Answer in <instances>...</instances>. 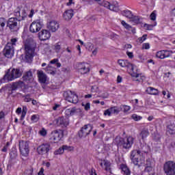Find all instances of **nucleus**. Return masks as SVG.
<instances>
[{
  "label": "nucleus",
  "mask_w": 175,
  "mask_h": 175,
  "mask_svg": "<svg viewBox=\"0 0 175 175\" xmlns=\"http://www.w3.org/2000/svg\"><path fill=\"white\" fill-rule=\"evenodd\" d=\"M18 87L15 84V83H12L10 89L8 90L9 95H13L14 91H16Z\"/></svg>",
  "instance_id": "f704fd0d"
},
{
  "label": "nucleus",
  "mask_w": 175,
  "mask_h": 175,
  "mask_svg": "<svg viewBox=\"0 0 175 175\" xmlns=\"http://www.w3.org/2000/svg\"><path fill=\"white\" fill-rule=\"evenodd\" d=\"M91 91L92 92H98V87L97 86H92Z\"/></svg>",
  "instance_id": "680f3d73"
},
{
  "label": "nucleus",
  "mask_w": 175,
  "mask_h": 175,
  "mask_svg": "<svg viewBox=\"0 0 175 175\" xmlns=\"http://www.w3.org/2000/svg\"><path fill=\"white\" fill-rule=\"evenodd\" d=\"M6 23H8V21L5 18H0V27L1 29L5 28V25H6Z\"/></svg>",
  "instance_id": "58836bf2"
},
{
  "label": "nucleus",
  "mask_w": 175,
  "mask_h": 175,
  "mask_svg": "<svg viewBox=\"0 0 175 175\" xmlns=\"http://www.w3.org/2000/svg\"><path fill=\"white\" fill-rule=\"evenodd\" d=\"M23 26V22H20L17 18H10L7 22V27L12 32H17Z\"/></svg>",
  "instance_id": "39448f33"
},
{
  "label": "nucleus",
  "mask_w": 175,
  "mask_h": 175,
  "mask_svg": "<svg viewBox=\"0 0 175 175\" xmlns=\"http://www.w3.org/2000/svg\"><path fill=\"white\" fill-rule=\"evenodd\" d=\"M132 118L133 120H134V121H140V120H142V118H143L142 116H138L137 114H133L132 115Z\"/></svg>",
  "instance_id": "a18cd8bd"
},
{
  "label": "nucleus",
  "mask_w": 175,
  "mask_h": 175,
  "mask_svg": "<svg viewBox=\"0 0 175 175\" xmlns=\"http://www.w3.org/2000/svg\"><path fill=\"white\" fill-rule=\"evenodd\" d=\"M44 169H43V167H41L40 170V172H38V175H44Z\"/></svg>",
  "instance_id": "e2e57ef3"
},
{
  "label": "nucleus",
  "mask_w": 175,
  "mask_h": 175,
  "mask_svg": "<svg viewBox=\"0 0 175 175\" xmlns=\"http://www.w3.org/2000/svg\"><path fill=\"white\" fill-rule=\"evenodd\" d=\"M103 163H104L105 170H107V172L110 170V166L111 164L109 163V161L107 160H103Z\"/></svg>",
  "instance_id": "ea45409f"
},
{
  "label": "nucleus",
  "mask_w": 175,
  "mask_h": 175,
  "mask_svg": "<svg viewBox=\"0 0 175 175\" xmlns=\"http://www.w3.org/2000/svg\"><path fill=\"white\" fill-rule=\"evenodd\" d=\"M64 146H62V147H60L59 149H57V150H55L54 152V154L55 155H61V154H64Z\"/></svg>",
  "instance_id": "79ce46f5"
},
{
  "label": "nucleus",
  "mask_w": 175,
  "mask_h": 175,
  "mask_svg": "<svg viewBox=\"0 0 175 175\" xmlns=\"http://www.w3.org/2000/svg\"><path fill=\"white\" fill-rule=\"evenodd\" d=\"M150 17L152 21H155V20H157V11H153L150 14Z\"/></svg>",
  "instance_id": "c03bdc74"
},
{
  "label": "nucleus",
  "mask_w": 175,
  "mask_h": 175,
  "mask_svg": "<svg viewBox=\"0 0 175 175\" xmlns=\"http://www.w3.org/2000/svg\"><path fill=\"white\" fill-rule=\"evenodd\" d=\"M46 27L51 32H57L59 28V23L56 21H51L47 23Z\"/></svg>",
  "instance_id": "6ab92c4d"
},
{
  "label": "nucleus",
  "mask_w": 175,
  "mask_h": 175,
  "mask_svg": "<svg viewBox=\"0 0 175 175\" xmlns=\"http://www.w3.org/2000/svg\"><path fill=\"white\" fill-rule=\"evenodd\" d=\"M73 10H68L65 11V12L63 14V17L64 20H66L67 21H69V20L72 19V17H73Z\"/></svg>",
  "instance_id": "a878e982"
},
{
  "label": "nucleus",
  "mask_w": 175,
  "mask_h": 175,
  "mask_svg": "<svg viewBox=\"0 0 175 175\" xmlns=\"http://www.w3.org/2000/svg\"><path fill=\"white\" fill-rule=\"evenodd\" d=\"M63 148L64 151H68V152L75 150V147L68 145H63Z\"/></svg>",
  "instance_id": "a19ab883"
},
{
  "label": "nucleus",
  "mask_w": 175,
  "mask_h": 175,
  "mask_svg": "<svg viewBox=\"0 0 175 175\" xmlns=\"http://www.w3.org/2000/svg\"><path fill=\"white\" fill-rule=\"evenodd\" d=\"M146 92L150 95H158V94L159 93L157 89H155L152 87L148 88L146 89Z\"/></svg>",
  "instance_id": "7c9ffc66"
},
{
  "label": "nucleus",
  "mask_w": 175,
  "mask_h": 175,
  "mask_svg": "<svg viewBox=\"0 0 175 175\" xmlns=\"http://www.w3.org/2000/svg\"><path fill=\"white\" fill-rule=\"evenodd\" d=\"M148 135H150V132L148 131V129H144L140 133L139 136L141 139H142V140H144V139H146V137H147Z\"/></svg>",
  "instance_id": "473e14b6"
},
{
  "label": "nucleus",
  "mask_w": 175,
  "mask_h": 175,
  "mask_svg": "<svg viewBox=\"0 0 175 175\" xmlns=\"http://www.w3.org/2000/svg\"><path fill=\"white\" fill-rule=\"evenodd\" d=\"M120 170H122V173L123 175H130L131 173H132L131 169H129V166L126 164H121Z\"/></svg>",
  "instance_id": "bb28decb"
},
{
  "label": "nucleus",
  "mask_w": 175,
  "mask_h": 175,
  "mask_svg": "<svg viewBox=\"0 0 175 175\" xmlns=\"http://www.w3.org/2000/svg\"><path fill=\"white\" fill-rule=\"evenodd\" d=\"M23 98H24V102H31V100H32V98H31V94L23 96Z\"/></svg>",
  "instance_id": "de8ad7c7"
},
{
  "label": "nucleus",
  "mask_w": 175,
  "mask_h": 175,
  "mask_svg": "<svg viewBox=\"0 0 175 175\" xmlns=\"http://www.w3.org/2000/svg\"><path fill=\"white\" fill-rule=\"evenodd\" d=\"M56 123L58 126H62V128H66L69 125V119L64 116H60L56 120Z\"/></svg>",
  "instance_id": "f3484780"
},
{
  "label": "nucleus",
  "mask_w": 175,
  "mask_h": 175,
  "mask_svg": "<svg viewBox=\"0 0 175 175\" xmlns=\"http://www.w3.org/2000/svg\"><path fill=\"white\" fill-rule=\"evenodd\" d=\"M171 54H173V51L163 50L157 53L156 57L160 59H165V58H169Z\"/></svg>",
  "instance_id": "aec40b11"
},
{
  "label": "nucleus",
  "mask_w": 175,
  "mask_h": 175,
  "mask_svg": "<svg viewBox=\"0 0 175 175\" xmlns=\"http://www.w3.org/2000/svg\"><path fill=\"white\" fill-rule=\"evenodd\" d=\"M19 150L23 157H28L29 154V142L23 140L20 141Z\"/></svg>",
  "instance_id": "1a4fd4ad"
},
{
  "label": "nucleus",
  "mask_w": 175,
  "mask_h": 175,
  "mask_svg": "<svg viewBox=\"0 0 175 175\" xmlns=\"http://www.w3.org/2000/svg\"><path fill=\"white\" fill-rule=\"evenodd\" d=\"M164 172L167 175H175V163L167 161L164 164Z\"/></svg>",
  "instance_id": "9b49d317"
},
{
  "label": "nucleus",
  "mask_w": 175,
  "mask_h": 175,
  "mask_svg": "<svg viewBox=\"0 0 175 175\" xmlns=\"http://www.w3.org/2000/svg\"><path fill=\"white\" fill-rule=\"evenodd\" d=\"M77 69L81 75H85L90 72V66L85 62L79 63L77 64Z\"/></svg>",
  "instance_id": "dca6fc26"
},
{
  "label": "nucleus",
  "mask_w": 175,
  "mask_h": 175,
  "mask_svg": "<svg viewBox=\"0 0 175 175\" xmlns=\"http://www.w3.org/2000/svg\"><path fill=\"white\" fill-rule=\"evenodd\" d=\"M23 80L26 83H31V81H33V75L32 74V71H31V70L24 73Z\"/></svg>",
  "instance_id": "5701e85b"
},
{
  "label": "nucleus",
  "mask_w": 175,
  "mask_h": 175,
  "mask_svg": "<svg viewBox=\"0 0 175 175\" xmlns=\"http://www.w3.org/2000/svg\"><path fill=\"white\" fill-rule=\"evenodd\" d=\"M50 150H51L50 144H42L37 148V152L40 155L47 154Z\"/></svg>",
  "instance_id": "2eb2a0df"
},
{
  "label": "nucleus",
  "mask_w": 175,
  "mask_h": 175,
  "mask_svg": "<svg viewBox=\"0 0 175 175\" xmlns=\"http://www.w3.org/2000/svg\"><path fill=\"white\" fill-rule=\"evenodd\" d=\"M146 39H147V34H144L142 37L139 38L137 39L139 43H143V42H144V40H146Z\"/></svg>",
  "instance_id": "8fccbe9b"
},
{
  "label": "nucleus",
  "mask_w": 175,
  "mask_h": 175,
  "mask_svg": "<svg viewBox=\"0 0 175 175\" xmlns=\"http://www.w3.org/2000/svg\"><path fill=\"white\" fill-rule=\"evenodd\" d=\"M167 132L170 133V135H174L175 133V124L174 123H170L167 126Z\"/></svg>",
  "instance_id": "c85d7f7f"
},
{
  "label": "nucleus",
  "mask_w": 175,
  "mask_h": 175,
  "mask_svg": "<svg viewBox=\"0 0 175 175\" xmlns=\"http://www.w3.org/2000/svg\"><path fill=\"white\" fill-rule=\"evenodd\" d=\"M37 74L39 81L42 83V84H44V83L47 81V75H46L42 70L38 71Z\"/></svg>",
  "instance_id": "393cba45"
},
{
  "label": "nucleus",
  "mask_w": 175,
  "mask_h": 175,
  "mask_svg": "<svg viewBox=\"0 0 175 175\" xmlns=\"http://www.w3.org/2000/svg\"><path fill=\"white\" fill-rule=\"evenodd\" d=\"M52 68L50 66H48L46 68L45 70L47 73H49L50 75H55V72L51 70Z\"/></svg>",
  "instance_id": "49530a36"
},
{
  "label": "nucleus",
  "mask_w": 175,
  "mask_h": 175,
  "mask_svg": "<svg viewBox=\"0 0 175 175\" xmlns=\"http://www.w3.org/2000/svg\"><path fill=\"white\" fill-rule=\"evenodd\" d=\"M26 114H27V111H25V108H23V111H22L21 116V121H23V120L25 118Z\"/></svg>",
  "instance_id": "603ef678"
},
{
  "label": "nucleus",
  "mask_w": 175,
  "mask_h": 175,
  "mask_svg": "<svg viewBox=\"0 0 175 175\" xmlns=\"http://www.w3.org/2000/svg\"><path fill=\"white\" fill-rule=\"evenodd\" d=\"M31 121L36 122V121H38V116L36 115H33L31 116Z\"/></svg>",
  "instance_id": "052dcab7"
},
{
  "label": "nucleus",
  "mask_w": 175,
  "mask_h": 175,
  "mask_svg": "<svg viewBox=\"0 0 175 175\" xmlns=\"http://www.w3.org/2000/svg\"><path fill=\"white\" fill-rule=\"evenodd\" d=\"M122 16L124 17H126V18H129L131 20V17H133V14H132V12L130 10H124L122 12Z\"/></svg>",
  "instance_id": "72a5a7b5"
},
{
  "label": "nucleus",
  "mask_w": 175,
  "mask_h": 175,
  "mask_svg": "<svg viewBox=\"0 0 175 175\" xmlns=\"http://www.w3.org/2000/svg\"><path fill=\"white\" fill-rule=\"evenodd\" d=\"M64 137L62 130H54L49 134V140L53 143H58Z\"/></svg>",
  "instance_id": "0eeeda50"
},
{
  "label": "nucleus",
  "mask_w": 175,
  "mask_h": 175,
  "mask_svg": "<svg viewBox=\"0 0 175 175\" xmlns=\"http://www.w3.org/2000/svg\"><path fill=\"white\" fill-rule=\"evenodd\" d=\"M82 106H83V107L86 111H88V110H90V109H91V104H90V103H87L85 105L82 103Z\"/></svg>",
  "instance_id": "09e8293b"
},
{
  "label": "nucleus",
  "mask_w": 175,
  "mask_h": 175,
  "mask_svg": "<svg viewBox=\"0 0 175 175\" xmlns=\"http://www.w3.org/2000/svg\"><path fill=\"white\" fill-rule=\"evenodd\" d=\"M154 167H146L144 171L147 172V173H150L154 170Z\"/></svg>",
  "instance_id": "864d4df0"
},
{
  "label": "nucleus",
  "mask_w": 175,
  "mask_h": 175,
  "mask_svg": "<svg viewBox=\"0 0 175 175\" xmlns=\"http://www.w3.org/2000/svg\"><path fill=\"white\" fill-rule=\"evenodd\" d=\"M131 76L133 78L134 81H138V83H142L144 80H146V77L142 76V74H139L137 72H135V70L131 71Z\"/></svg>",
  "instance_id": "4be33fe9"
},
{
  "label": "nucleus",
  "mask_w": 175,
  "mask_h": 175,
  "mask_svg": "<svg viewBox=\"0 0 175 175\" xmlns=\"http://www.w3.org/2000/svg\"><path fill=\"white\" fill-rule=\"evenodd\" d=\"M23 76V70L20 68H13L10 73L5 74L4 80L7 81H13L15 79H18Z\"/></svg>",
  "instance_id": "423d86ee"
},
{
  "label": "nucleus",
  "mask_w": 175,
  "mask_h": 175,
  "mask_svg": "<svg viewBox=\"0 0 175 175\" xmlns=\"http://www.w3.org/2000/svg\"><path fill=\"white\" fill-rule=\"evenodd\" d=\"M109 10L112 12H118L120 10V6L118 5V2L113 1L110 4Z\"/></svg>",
  "instance_id": "c756f323"
},
{
  "label": "nucleus",
  "mask_w": 175,
  "mask_h": 175,
  "mask_svg": "<svg viewBox=\"0 0 175 175\" xmlns=\"http://www.w3.org/2000/svg\"><path fill=\"white\" fill-rule=\"evenodd\" d=\"M121 24L122 25H123L125 29H127V31H131V33L133 34L136 33V29L132 27V26L126 23V22H125L124 21H121Z\"/></svg>",
  "instance_id": "cd10ccee"
},
{
  "label": "nucleus",
  "mask_w": 175,
  "mask_h": 175,
  "mask_svg": "<svg viewBox=\"0 0 175 175\" xmlns=\"http://www.w3.org/2000/svg\"><path fill=\"white\" fill-rule=\"evenodd\" d=\"M122 81V77L121 76L118 75L117 77V83H121Z\"/></svg>",
  "instance_id": "338daca9"
},
{
  "label": "nucleus",
  "mask_w": 175,
  "mask_h": 175,
  "mask_svg": "<svg viewBox=\"0 0 175 175\" xmlns=\"http://www.w3.org/2000/svg\"><path fill=\"white\" fill-rule=\"evenodd\" d=\"M39 133L41 136H46V135H47V131L46 129H42V130L39 131Z\"/></svg>",
  "instance_id": "3c124183"
},
{
  "label": "nucleus",
  "mask_w": 175,
  "mask_h": 175,
  "mask_svg": "<svg viewBox=\"0 0 175 175\" xmlns=\"http://www.w3.org/2000/svg\"><path fill=\"white\" fill-rule=\"evenodd\" d=\"M127 55L129 58H133V53L132 52H127Z\"/></svg>",
  "instance_id": "69168bd1"
},
{
  "label": "nucleus",
  "mask_w": 175,
  "mask_h": 175,
  "mask_svg": "<svg viewBox=\"0 0 175 175\" xmlns=\"http://www.w3.org/2000/svg\"><path fill=\"white\" fill-rule=\"evenodd\" d=\"M156 26H157V22H154V23L151 25H148V24L144 25V27L146 28L148 31H152V29L154 28V27H156Z\"/></svg>",
  "instance_id": "4c0bfd02"
},
{
  "label": "nucleus",
  "mask_w": 175,
  "mask_h": 175,
  "mask_svg": "<svg viewBox=\"0 0 175 175\" xmlns=\"http://www.w3.org/2000/svg\"><path fill=\"white\" fill-rule=\"evenodd\" d=\"M98 5H100L101 6H104V8H107V9L110 10L111 3L109 1H104L102 3H98Z\"/></svg>",
  "instance_id": "37998d69"
},
{
  "label": "nucleus",
  "mask_w": 175,
  "mask_h": 175,
  "mask_svg": "<svg viewBox=\"0 0 175 175\" xmlns=\"http://www.w3.org/2000/svg\"><path fill=\"white\" fill-rule=\"evenodd\" d=\"M92 131V126L91 124H85L81 127V131H79V137L81 139L83 137H87L91 131Z\"/></svg>",
  "instance_id": "f8f14e48"
},
{
  "label": "nucleus",
  "mask_w": 175,
  "mask_h": 175,
  "mask_svg": "<svg viewBox=\"0 0 175 175\" xmlns=\"http://www.w3.org/2000/svg\"><path fill=\"white\" fill-rule=\"evenodd\" d=\"M14 83H15L16 87H18H18H22L23 84H24V82L22 81H18L14 82Z\"/></svg>",
  "instance_id": "13d9d810"
},
{
  "label": "nucleus",
  "mask_w": 175,
  "mask_h": 175,
  "mask_svg": "<svg viewBox=\"0 0 175 175\" xmlns=\"http://www.w3.org/2000/svg\"><path fill=\"white\" fill-rule=\"evenodd\" d=\"M77 113H81V109H77L76 107L69 108L66 109L65 114L68 117L70 116H75Z\"/></svg>",
  "instance_id": "b1692460"
},
{
  "label": "nucleus",
  "mask_w": 175,
  "mask_h": 175,
  "mask_svg": "<svg viewBox=\"0 0 175 175\" xmlns=\"http://www.w3.org/2000/svg\"><path fill=\"white\" fill-rule=\"evenodd\" d=\"M104 116H108L109 117H110V116H111V111L110 108L108 109H106L104 111Z\"/></svg>",
  "instance_id": "5fc2aeb1"
},
{
  "label": "nucleus",
  "mask_w": 175,
  "mask_h": 175,
  "mask_svg": "<svg viewBox=\"0 0 175 175\" xmlns=\"http://www.w3.org/2000/svg\"><path fill=\"white\" fill-rule=\"evenodd\" d=\"M118 64L120 66H122V68H127L128 70L130 72L131 70H135V66H133V64L128 62V60L119 59L118 60Z\"/></svg>",
  "instance_id": "a211bd4d"
},
{
  "label": "nucleus",
  "mask_w": 175,
  "mask_h": 175,
  "mask_svg": "<svg viewBox=\"0 0 175 175\" xmlns=\"http://www.w3.org/2000/svg\"><path fill=\"white\" fill-rule=\"evenodd\" d=\"M145 165L146 167H155V162L150 159H148Z\"/></svg>",
  "instance_id": "e433bc0d"
},
{
  "label": "nucleus",
  "mask_w": 175,
  "mask_h": 175,
  "mask_svg": "<svg viewBox=\"0 0 175 175\" xmlns=\"http://www.w3.org/2000/svg\"><path fill=\"white\" fill-rule=\"evenodd\" d=\"M109 109L111 110V114H118L121 111V109L116 106L109 108Z\"/></svg>",
  "instance_id": "c9c22d12"
},
{
  "label": "nucleus",
  "mask_w": 175,
  "mask_h": 175,
  "mask_svg": "<svg viewBox=\"0 0 175 175\" xmlns=\"http://www.w3.org/2000/svg\"><path fill=\"white\" fill-rule=\"evenodd\" d=\"M116 142L118 148H123L124 150H129V148H131L132 146H133L135 138L132 136L126 137H117Z\"/></svg>",
  "instance_id": "f257e3e1"
},
{
  "label": "nucleus",
  "mask_w": 175,
  "mask_h": 175,
  "mask_svg": "<svg viewBox=\"0 0 175 175\" xmlns=\"http://www.w3.org/2000/svg\"><path fill=\"white\" fill-rule=\"evenodd\" d=\"M148 151H150V146L143 144H141L138 147V150H135L136 154L139 155V157H145L146 154L148 153Z\"/></svg>",
  "instance_id": "ddd939ff"
},
{
  "label": "nucleus",
  "mask_w": 175,
  "mask_h": 175,
  "mask_svg": "<svg viewBox=\"0 0 175 175\" xmlns=\"http://www.w3.org/2000/svg\"><path fill=\"white\" fill-rule=\"evenodd\" d=\"M91 175H97L96 174V172L95 171V170L92 169V170H91Z\"/></svg>",
  "instance_id": "774afa93"
},
{
  "label": "nucleus",
  "mask_w": 175,
  "mask_h": 175,
  "mask_svg": "<svg viewBox=\"0 0 175 175\" xmlns=\"http://www.w3.org/2000/svg\"><path fill=\"white\" fill-rule=\"evenodd\" d=\"M64 98L66 99V100H68V102H70L71 103H74L76 105L79 102V96H77L75 92L68 90L66 92H64L63 94Z\"/></svg>",
  "instance_id": "6e6552de"
},
{
  "label": "nucleus",
  "mask_w": 175,
  "mask_h": 175,
  "mask_svg": "<svg viewBox=\"0 0 175 175\" xmlns=\"http://www.w3.org/2000/svg\"><path fill=\"white\" fill-rule=\"evenodd\" d=\"M51 36V33L49 30L46 29H42L38 33V38L40 40H49L50 39V37Z\"/></svg>",
  "instance_id": "412c9836"
},
{
  "label": "nucleus",
  "mask_w": 175,
  "mask_h": 175,
  "mask_svg": "<svg viewBox=\"0 0 175 175\" xmlns=\"http://www.w3.org/2000/svg\"><path fill=\"white\" fill-rule=\"evenodd\" d=\"M131 159L133 165L137 166L138 168L142 167V166H143L146 162L145 156H139V154H136V150L131 151Z\"/></svg>",
  "instance_id": "7ed1b4c3"
},
{
  "label": "nucleus",
  "mask_w": 175,
  "mask_h": 175,
  "mask_svg": "<svg viewBox=\"0 0 175 175\" xmlns=\"http://www.w3.org/2000/svg\"><path fill=\"white\" fill-rule=\"evenodd\" d=\"M131 21L132 23H134V24H140L142 23V18L139 16H133L130 18Z\"/></svg>",
  "instance_id": "2f4dec72"
},
{
  "label": "nucleus",
  "mask_w": 175,
  "mask_h": 175,
  "mask_svg": "<svg viewBox=\"0 0 175 175\" xmlns=\"http://www.w3.org/2000/svg\"><path fill=\"white\" fill-rule=\"evenodd\" d=\"M17 43V38H12L10 42H8L4 49V55L7 58H12L14 54V46Z\"/></svg>",
  "instance_id": "20e7f679"
},
{
  "label": "nucleus",
  "mask_w": 175,
  "mask_h": 175,
  "mask_svg": "<svg viewBox=\"0 0 175 175\" xmlns=\"http://www.w3.org/2000/svg\"><path fill=\"white\" fill-rule=\"evenodd\" d=\"M124 113H128V111H129L131 110V107L128 106V105H124Z\"/></svg>",
  "instance_id": "4d7b16f0"
},
{
  "label": "nucleus",
  "mask_w": 175,
  "mask_h": 175,
  "mask_svg": "<svg viewBox=\"0 0 175 175\" xmlns=\"http://www.w3.org/2000/svg\"><path fill=\"white\" fill-rule=\"evenodd\" d=\"M27 12L25 10H22L20 12V7H18L14 11V16L18 18V21H20L21 23H23V20H25L27 18Z\"/></svg>",
  "instance_id": "4468645a"
},
{
  "label": "nucleus",
  "mask_w": 175,
  "mask_h": 175,
  "mask_svg": "<svg viewBox=\"0 0 175 175\" xmlns=\"http://www.w3.org/2000/svg\"><path fill=\"white\" fill-rule=\"evenodd\" d=\"M43 27V22L40 20H37L31 23L29 27V31L31 33L39 32Z\"/></svg>",
  "instance_id": "9d476101"
},
{
  "label": "nucleus",
  "mask_w": 175,
  "mask_h": 175,
  "mask_svg": "<svg viewBox=\"0 0 175 175\" xmlns=\"http://www.w3.org/2000/svg\"><path fill=\"white\" fill-rule=\"evenodd\" d=\"M25 174H27V175H32V174H33V169H30V170H26L25 172Z\"/></svg>",
  "instance_id": "6e6d98bb"
},
{
  "label": "nucleus",
  "mask_w": 175,
  "mask_h": 175,
  "mask_svg": "<svg viewBox=\"0 0 175 175\" xmlns=\"http://www.w3.org/2000/svg\"><path fill=\"white\" fill-rule=\"evenodd\" d=\"M143 49H145V50H148L150 49V44L148 43L143 44Z\"/></svg>",
  "instance_id": "bf43d9fd"
},
{
  "label": "nucleus",
  "mask_w": 175,
  "mask_h": 175,
  "mask_svg": "<svg viewBox=\"0 0 175 175\" xmlns=\"http://www.w3.org/2000/svg\"><path fill=\"white\" fill-rule=\"evenodd\" d=\"M35 49H36V43L33 41L27 42L25 44L26 62H31L32 58L35 56Z\"/></svg>",
  "instance_id": "f03ea898"
},
{
  "label": "nucleus",
  "mask_w": 175,
  "mask_h": 175,
  "mask_svg": "<svg viewBox=\"0 0 175 175\" xmlns=\"http://www.w3.org/2000/svg\"><path fill=\"white\" fill-rule=\"evenodd\" d=\"M55 49L56 51H59V50H61V45H59V44H56Z\"/></svg>",
  "instance_id": "0e129e2a"
}]
</instances>
